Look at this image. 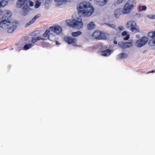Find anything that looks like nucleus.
I'll use <instances>...</instances> for the list:
<instances>
[{"label": "nucleus", "instance_id": "obj_17", "mask_svg": "<svg viewBox=\"0 0 155 155\" xmlns=\"http://www.w3.org/2000/svg\"><path fill=\"white\" fill-rule=\"evenodd\" d=\"M121 13H122V12L121 9L118 8L116 9L114 11V15L116 18H117L119 17Z\"/></svg>", "mask_w": 155, "mask_h": 155}, {"label": "nucleus", "instance_id": "obj_28", "mask_svg": "<svg viewBox=\"0 0 155 155\" xmlns=\"http://www.w3.org/2000/svg\"><path fill=\"white\" fill-rule=\"evenodd\" d=\"M149 44L150 46H155V39H151L149 41Z\"/></svg>", "mask_w": 155, "mask_h": 155}, {"label": "nucleus", "instance_id": "obj_29", "mask_svg": "<svg viewBox=\"0 0 155 155\" xmlns=\"http://www.w3.org/2000/svg\"><path fill=\"white\" fill-rule=\"evenodd\" d=\"M106 25L114 29L116 28V26L114 24L107 23Z\"/></svg>", "mask_w": 155, "mask_h": 155}, {"label": "nucleus", "instance_id": "obj_19", "mask_svg": "<svg viewBox=\"0 0 155 155\" xmlns=\"http://www.w3.org/2000/svg\"><path fill=\"white\" fill-rule=\"evenodd\" d=\"M108 36L109 35L108 33L102 32L101 31V34L100 36V40H106L108 38Z\"/></svg>", "mask_w": 155, "mask_h": 155}, {"label": "nucleus", "instance_id": "obj_3", "mask_svg": "<svg viewBox=\"0 0 155 155\" xmlns=\"http://www.w3.org/2000/svg\"><path fill=\"white\" fill-rule=\"evenodd\" d=\"M0 27L6 29L9 33H12L16 29L17 22L16 21L8 20L6 18H0Z\"/></svg>", "mask_w": 155, "mask_h": 155}, {"label": "nucleus", "instance_id": "obj_9", "mask_svg": "<svg viewBox=\"0 0 155 155\" xmlns=\"http://www.w3.org/2000/svg\"><path fill=\"white\" fill-rule=\"evenodd\" d=\"M12 15L11 12L9 10H5L4 11V14L0 18L5 19L8 20H11L10 18Z\"/></svg>", "mask_w": 155, "mask_h": 155}, {"label": "nucleus", "instance_id": "obj_23", "mask_svg": "<svg viewBox=\"0 0 155 155\" xmlns=\"http://www.w3.org/2000/svg\"><path fill=\"white\" fill-rule=\"evenodd\" d=\"M82 33L81 31H78L76 32H72L71 34V35L72 37H77L81 35L82 34Z\"/></svg>", "mask_w": 155, "mask_h": 155}, {"label": "nucleus", "instance_id": "obj_14", "mask_svg": "<svg viewBox=\"0 0 155 155\" xmlns=\"http://www.w3.org/2000/svg\"><path fill=\"white\" fill-rule=\"evenodd\" d=\"M94 1L97 5L102 6L107 4L108 0H94Z\"/></svg>", "mask_w": 155, "mask_h": 155}, {"label": "nucleus", "instance_id": "obj_5", "mask_svg": "<svg viewBox=\"0 0 155 155\" xmlns=\"http://www.w3.org/2000/svg\"><path fill=\"white\" fill-rule=\"evenodd\" d=\"M126 27L134 33H138L140 31V28L136 22L133 20L128 21L126 24Z\"/></svg>", "mask_w": 155, "mask_h": 155}, {"label": "nucleus", "instance_id": "obj_10", "mask_svg": "<svg viewBox=\"0 0 155 155\" xmlns=\"http://www.w3.org/2000/svg\"><path fill=\"white\" fill-rule=\"evenodd\" d=\"M132 9L125 4L122 10V12L123 14H128L131 12Z\"/></svg>", "mask_w": 155, "mask_h": 155}, {"label": "nucleus", "instance_id": "obj_42", "mask_svg": "<svg viewBox=\"0 0 155 155\" xmlns=\"http://www.w3.org/2000/svg\"><path fill=\"white\" fill-rule=\"evenodd\" d=\"M137 36H139V35H136V37H137Z\"/></svg>", "mask_w": 155, "mask_h": 155}, {"label": "nucleus", "instance_id": "obj_38", "mask_svg": "<svg viewBox=\"0 0 155 155\" xmlns=\"http://www.w3.org/2000/svg\"><path fill=\"white\" fill-rule=\"evenodd\" d=\"M154 72H155V70H153L150 71H148L147 72V74H149L150 73H153Z\"/></svg>", "mask_w": 155, "mask_h": 155}, {"label": "nucleus", "instance_id": "obj_25", "mask_svg": "<svg viewBox=\"0 0 155 155\" xmlns=\"http://www.w3.org/2000/svg\"><path fill=\"white\" fill-rule=\"evenodd\" d=\"M127 54L124 53H122L118 55V58L120 59H124L127 58Z\"/></svg>", "mask_w": 155, "mask_h": 155}, {"label": "nucleus", "instance_id": "obj_24", "mask_svg": "<svg viewBox=\"0 0 155 155\" xmlns=\"http://www.w3.org/2000/svg\"><path fill=\"white\" fill-rule=\"evenodd\" d=\"M133 41L132 40H130L127 42H126V48H130L133 46Z\"/></svg>", "mask_w": 155, "mask_h": 155}, {"label": "nucleus", "instance_id": "obj_30", "mask_svg": "<svg viewBox=\"0 0 155 155\" xmlns=\"http://www.w3.org/2000/svg\"><path fill=\"white\" fill-rule=\"evenodd\" d=\"M27 5H28V7L29 6L31 7H32L34 6V3L33 2L31 1H27Z\"/></svg>", "mask_w": 155, "mask_h": 155}, {"label": "nucleus", "instance_id": "obj_12", "mask_svg": "<svg viewBox=\"0 0 155 155\" xmlns=\"http://www.w3.org/2000/svg\"><path fill=\"white\" fill-rule=\"evenodd\" d=\"M40 16V14L37 15L35 16L31 20L29 21L28 23H27L25 25V27H27L29 25H31V24L33 23L36 21V19L39 18Z\"/></svg>", "mask_w": 155, "mask_h": 155}, {"label": "nucleus", "instance_id": "obj_21", "mask_svg": "<svg viewBox=\"0 0 155 155\" xmlns=\"http://www.w3.org/2000/svg\"><path fill=\"white\" fill-rule=\"evenodd\" d=\"M147 35L149 38L155 39V31L149 32Z\"/></svg>", "mask_w": 155, "mask_h": 155}, {"label": "nucleus", "instance_id": "obj_31", "mask_svg": "<svg viewBox=\"0 0 155 155\" xmlns=\"http://www.w3.org/2000/svg\"><path fill=\"white\" fill-rule=\"evenodd\" d=\"M147 17L151 19H155V15H151V14L148 15H147Z\"/></svg>", "mask_w": 155, "mask_h": 155}, {"label": "nucleus", "instance_id": "obj_13", "mask_svg": "<svg viewBox=\"0 0 155 155\" xmlns=\"http://www.w3.org/2000/svg\"><path fill=\"white\" fill-rule=\"evenodd\" d=\"M101 31H96L92 35L91 37L93 39L100 40Z\"/></svg>", "mask_w": 155, "mask_h": 155}, {"label": "nucleus", "instance_id": "obj_39", "mask_svg": "<svg viewBox=\"0 0 155 155\" xmlns=\"http://www.w3.org/2000/svg\"><path fill=\"white\" fill-rule=\"evenodd\" d=\"M114 43L115 44H117V42L116 40H114Z\"/></svg>", "mask_w": 155, "mask_h": 155}, {"label": "nucleus", "instance_id": "obj_22", "mask_svg": "<svg viewBox=\"0 0 155 155\" xmlns=\"http://www.w3.org/2000/svg\"><path fill=\"white\" fill-rule=\"evenodd\" d=\"M126 42L124 41L120 42L118 44L119 47L122 49H125L126 48Z\"/></svg>", "mask_w": 155, "mask_h": 155}, {"label": "nucleus", "instance_id": "obj_8", "mask_svg": "<svg viewBox=\"0 0 155 155\" xmlns=\"http://www.w3.org/2000/svg\"><path fill=\"white\" fill-rule=\"evenodd\" d=\"M149 38L147 36H143L138 40L136 41L135 45L137 47H141L145 45L149 41Z\"/></svg>", "mask_w": 155, "mask_h": 155}, {"label": "nucleus", "instance_id": "obj_20", "mask_svg": "<svg viewBox=\"0 0 155 155\" xmlns=\"http://www.w3.org/2000/svg\"><path fill=\"white\" fill-rule=\"evenodd\" d=\"M9 0H0V8L6 6Z\"/></svg>", "mask_w": 155, "mask_h": 155}, {"label": "nucleus", "instance_id": "obj_6", "mask_svg": "<svg viewBox=\"0 0 155 155\" xmlns=\"http://www.w3.org/2000/svg\"><path fill=\"white\" fill-rule=\"evenodd\" d=\"M27 0H18L17 3L18 8L22 7L23 12L22 14L24 16L27 15L30 10V8L27 5Z\"/></svg>", "mask_w": 155, "mask_h": 155}, {"label": "nucleus", "instance_id": "obj_18", "mask_svg": "<svg viewBox=\"0 0 155 155\" xmlns=\"http://www.w3.org/2000/svg\"><path fill=\"white\" fill-rule=\"evenodd\" d=\"M135 4V0H129L126 3L132 9L134 8Z\"/></svg>", "mask_w": 155, "mask_h": 155}, {"label": "nucleus", "instance_id": "obj_26", "mask_svg": "<svg viewBox=\"0 0 155 155\" xmlns=\"http://www.w3.org/2000/svg\"><path fill=\"white\" fill-rule=\"evenodd\" d=\"M32 46V45L31 44H25L24 46L23 49L24 50H27L31 48Z\"/></svg>", "mask_w": 155, "mask_h": 155}, {"label": "nucleus", "instance_id": "obj_36", "mask_svg": "<svg viewBox=\"0 0 155 155\" xmlns=\"http://www.w3.org/2000/svg\"><path fill=\"white\" fill-rule=\"evenodd\" d=\"M123 0H117L116 3L117 4H119L122 2L123 1Z\"/></svg>", "mask_w": 155, "mask_h": 155}, {"label": "nucleus", "instance_id": "obj_1", "mask_svg": "<svg viewBox=\"0 0 155 155\" xmlns=\"http://www.w3.org/2000/svg\"><path fill=\"white\" fill-rule=\"evenodd\" d=\"M77 9L79 14L85 17L91 16L94 11V8L92 3L89 2L84 1L79 3Z\"/></svg>", "mask_w": 155, "mask_h": 155}, {"label": "nucleus", "instance_id": "obj_33", "mask_svg": "<svg viewBox=\"0 0 155 155\" xmlns=\"http://www.w3.org/2000/svg\"><path fill=\"white\" fill-rule=\"evenodd\" d=\"M139 8L140 10H143L146 9V7L145 6H140Z\"/></svg>", "mask_w": 155, "mask_h": 155}, {"label": "nucleus", "instance_id": "obj_27", "mask_svg": "<svg viewBox=\"0 0 155 155\" xmlns=\"http://www.w3.org/2000/svg\"><path fill=\"white\" fill-rule=\"evenodd\" d=\"M41 2L37 0L35 4V8H39L41 5Z\"/></svg>", "mask_w": 155, "mask_h": 155}, {"label": "nucleus", "instance_id": "obj_32", "mask_svg": "<svg viewBox=\"0 0 155 155\" xmlns=\"http://www.w3.org/2000/svg\"><path fill=\"white\" fill-rule=\"evenodd\" d=\"M124 28L123 26H119L117 28V31H122L124 30Z\"/></svg>", "mask_w": 155, "mask_h": 155}, {"label": "nucleus", "instance_id": "obj_15", "mask_svg": "<svg viewBox=\"0 0 155 155\" xmlns=\"http://www.w3.org/2000/svg\"><path fill=\"white\" fill-rule=\"evenodd\" d=\"M121 36L123 38L124 40L127 41L129 38L130 35L127 31H124L122 33Z\"/></svg>", "mask_w": 155, "mask_h": 155}, {"label": "nucleus", "instance_id": "obj_35", "mask_svg": "<svg viewBox=\"0 0 155 155\" xmlns=\"http://www.w3.org/2000/svg\"><path fill=\"white\" fill-rule=\"evenodd\" d=\"M37 41L36 37H34L32 38L31 40V42L32 43H35Z\"/></svg>", "mask_w": 155, "mask_h": 155}, {"label": "nucleus", "instance_id": "obj_40", "mask_svg": "<svg viewBox=\"0 0 155 155\" xmlns=\"http://www.w3.org/2000/svg\"><path fill=\"white\" fill-rule=\"evenodd\" d=\"M56 43L57 45H59L60 44V43H59L58 41H56Z\"/></svg>", "mask_w": 155, "mask_h": 155}, {"label": "nucleus", "instance_id": "obj_7", "mask_svg": "<svg viewBox=\"0 0 155 155\" xmlns=\"http://www.w3.org/2000/svg\"><path fill=\"white\" fill-rule=\"evenodd\" d=\"M64 41L68 44L75 47H81V46L77 44V39L70 36H66L64 37Z\"/></svg>", "mask_w": 155, "mask_h": 155}, {"label": "nucleus", "instance_id": "obj_11", "mask_svg": "<svg viewBox=\"0 0 155 155\" xmlns=\"http://www.w3.org/2000/svg\"><path fill=\"white\" fill-rule=\"evenodd\" d=\"M113 50L111 49H107L101 51V54L104 56H109L113 52Z\"/></svg>", "mask_w": 155, "mask_h": 155}, {"label": "nucleus", "instance_id": "obj_16", "mask_svg": "<svg viewBox=\"0 0 155 155\" xmlns=\"http://www.w3.org/2000/svg\"><path fill=\"white\" fill-rule=\"evenodd\" d=\"M96 25L94 23L93 21H91L87 24V29L88 30H92L94 29Z\"/></svg>", "mask_w": 155, "mask_h": 155}, {"label": "nucleus", "instance_id": "obj_37", "mask_svg": "<svg viewBox=\"0 0 155 155\" xmlns=\"http://www.w3.org/2000/svg\"><path fill=\"white\" fill-rule=\"evenodd\" d=\"M4 11L3 12L1 9H0V16L4 15Z\"/></svg>", "mask_w": 155, "mask_h": 155}, {"label": "nucleus", "instance_id": "obj_41", "mask_svg": "<svg viewBox=\"0 0 155 155\" xmlns=\"http://www.w3.org/2000/svg\"><path fill=\"white\" fill-rule=\"evenodd\" d=\"M107 48V47L106 46H105L103 48V49H105V48Z\"/></svg>", "mask_w": 155, "mask_h": 155}, {"label": "nucleus", "instance_id": "obj_34", "mask_svg": "<svg viewBox=\"0 0 155 155\" xmlns=\"http://www.w3.org/2000/svg\"><path fill=\"white\" fill-rule=\"evenodd\" d=\"M37 39V41L39 40H46V39L44 38H43L41 37H36Z\"/></svg>", "mask_w": 155, "mask_h": 155}, {"label": "nucleus", "instance_id": "obj_4", "mask_svg": "<svg viewBox=\"0 0 155 155\" xmlns=\"http://www.w3.org/2000/svg\"><path fill=\"white\" fill-rule=\"evenodd\" d=\"M66 23L68 26L78 29L82 28L83 25L82 19L80 17H77L72 19L68 20L66 21Z\"/></svg>", "mask_w": 155, "mask_h": 155}, {"label": "nucleus", "instance_id": "obj_2", "mask_svg": "<svg viewBox=\"0 0 155 155\" xmlns=\"http://www.w3.org/2000/svg\"><path fill=\"white\" fill-rule=\"evenodd\" d=\"M62 29L61 27L58 25H55L50 27L46 30L43 36L51 41H54L56 39L55 34L59 35L62 32Z\"/></svg>", "mask_w": 155, "mask_h": 155}]
</instances>
